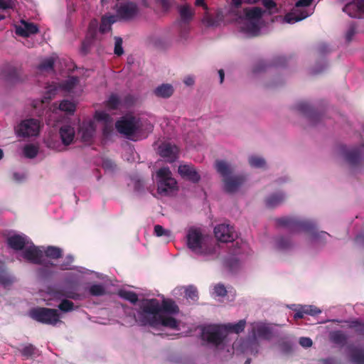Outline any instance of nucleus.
I'll return each instance as SVG.
<instances>
[{
  "mask_svg": "<svg viewBox=\"0 0 364 364\" xmlns=\"http://www.w3.org/2000/svg\"><path fill=\"white\" fill-rule=\"evenodd\" d=\"M159 155L168 162L176 160L178 154V149L171 144H164L159 147Z\"/></svg>",
  "mask_w": 364,
  "mask_h": 364,
  "instance_id": "f3484780",
  "label": "nucleus"
},
{
  "mask_svg": "<svg viewBox=\"0 0 364 364\" xmlns=\"http://www.w3.org/2000/svg\"><path fill=\"white\" fill-rule=\"evenodd\" d=\"M119 295L120 297L132 303H135L138 300L137 295L135 293L124 289L119 290Z\"/></svg>",
  "mask_w": 364,
  "mask_h": 364,
  "instance_id": "7c9ffc66",
  "label": "nucleus"
},
{
  "mask_svg": "<svg viewBox=\"0 0 364 364\" xmlns=\"http://www.w3.org/2000/svg\"><path fill=\"white\" fill-rule=\"evenodd\" d=\"M173 93V87L170 84H162L154 90V94L159 97L168 98Z\"/></svg>",
  "mask_w": 364,
  "mask_h": 364,
  "instance_id": "a878e982",
  "label": "nucleus"
},
{
  "mask_svg": "<svg viewBox=\"0 0 364 364\" xmlns=\"http://www.w3.org/2000/svg\"><path fill=\"white\" fill-rule=\"evenodd\" d=\"M154 234L157 237H170L171 236V232L169 230L164 228L161 225H156L154 226Z\"/></svg>",
  "mask_w": 364,
  "mask_h": 364,
  "instance_id": "c9c22d12",
  "label": "nucleus"
},
{
  "mask_svg": "<svg viewBox=\"0 0 364 364\" xmlns=\"http://www.w3.org/2000/svg\"><path fill=\"white\" fill-rule=\"evenodd\" d=\"M41 250L42 251L43 257H41V261L37 264L46 262L45 257L55 259L58 258L61 255V250L53 246L48 247L44 252L41 249Z\"/></svg>",
  "mask_w": 364,
  "mask_h": 364,
  "instance_id": "bb28decb",
  "label": "nucleus"
},
{
  "mask_svg": "<svg viewBox=\"0 0 364 364\" xmlns=\"http://www.w3.org/2000/svg\"><path fill=\"white\" fill-rule=\"evenodd\" d=\"M204 16L202 18V23L208 26H210L213 25V18L208 13V11H205Z\"/></svg>",
  "mask_w": 364,
  "mask_h": 364,
  "instance_id": "49530a36",
  "label": "nucleus"
},
{
  "mask_svg": "<svg viewBox=\"0 0 364 364\" xmlns=\"http://www.w3.org/2000/svg\"><path fill=\"white\" fill-rule=\"evenodd\" d=\"M215 168L223 178L224 190L230 193L236 192L242 185L243 179L240 177L230 176L231 166L225 161H216Z\"/></svg>",
  "mask_w": 364,
  "mask_h": 364,
  "instance_id": "1a4fd4ad",
  "label": "nucleus"
},
{
  "mask_svg": "<svg viewBox=\"0 0 364 364\" xmlns=\"http://www.w3.org/2000/svg\"><path fill=\"white\" fill-rule=\"evenodd\" d=\"M68 296L69 297H70V298H73V299H75V298H76V296H74V295H68Z\"/></svg>",
  "mask_w": 364,
  "mask_h": 364,
  "instance_id": "69168bd1",
  "label": "nucleus"
},
{
  "mask_svg": "<svg viewBox=\"0 0 364 364\" xmlns=\"http://www.w3.org/2000/svg\"><path fill=\"white\" fill-rule=\"evenodd\" d=\"M352 361L355 363H364V351L362 350H355L353 353Z\"/></svg>",
  "mask_w": 364,
  "mask_h": 364,
  "instance_id": "58836bf2",
  "label": "nucleus"
},
{
  "mask_svg": "<svg viewBox=\"0 0 364 364\" xmlns=\"http://www.w3.org/2000/svg\"><path fill=\"white\" fill-rule=\"evenodd\" d=\"M89 292L93 296H102L105 294V289L100 284H93L89 288Z\"/></svg>",
  "mask_w": 364,
  "mask_h": 364,
  "instance_id": "e433bc0d",
  "label": "nucleus"
},
{
  "mask_svg": "<svg viewBox=\"0 0 364 364\" xmlns=\"http://www.w3.org/2000/svg\"><path fill=\"white\" fill-rule=\"evenodd\" d=\"M218 74H219V76H220V83H222L224 80V76H225V74H224V72L223 70H220L218 71Z\"/></svg>",
  "mask_w": 364,
  "mask_h": 364,
  "instance_id": "6e6d98bb",
  "label": "nucleus"
},
{
  "mask_svg": "<svg viewBox=\"0 0 364 364\" xmlns=\"http://www.w3.org/2000/svg\"><path fill=\"white\" fill-rule=\"evenodd\" d=\"M14 1L13 0H0V9L5 10L13 8Z\"/></svg>",
  "mask_w": 364,
  "mask_h": 364,
  "instance_id": "a18cd8bd",
  "label": "nucleus"
},
{
  "mask_svg": "<svg viewBox=\"0 0 364 364\" xmlns=\"http://www.w3.org/2000/svg\"><path fill=\"white\" fill-rule=\"evenodd\" d=\"M280 247H284V246L282 244L279 245Z\"/></svg>",
  "mask_w": 364,
  "mask_h": 364,
  "instance_id": "774afa93",
  "label": "nucleus"
},
{
  "mask_svg": "<svg viewBox=\"0 0 364 364\" xmlns=\"http://www.w3.org/2000/svg\"><path fill=\"white\" fill-rule=\"evenodd\" d=\"M4 18V16L2 15H0V21Z\"/></svg>",
  "mask_w": 364,
  "mask_h": 364,
  "instance_id": "338daca9",
  "label": "nucleus"
},
{
  "mask_svg": "<svg viewBox=\"0 0 364 364\" xmlns=\"http://www.w3.org/2000/svg\"><path fill=\"white\" fill-rule=\"evenodd\" d=\"M73 303L67 299H64L59 304L58 308L60 311L63 312H68L73 310Z\"/></svg>",
  "mask_w": 364,
  "mask_h": 364,
  "instance_id": "ea45409f",
  "label": "nucleus"
},
{
  "mask_svg": "<svg viewBox=\"0 0 364 364\" xmlns=\"http://www.w3.org/2000/svg\"><path fill=\"white\" fill-rule=\"evenodd\" d=\"M187 245L195 254L208 256L216 252L217 245L210 242L200 230L191 228L187 234Z\"/></svg>",
  "mask_w": 364,
  "mask_h": 364,
  "instance_id": "39448f33",
  "label": "nucleus"
},
{
  "mask_svg": "<svg viewBox=\"0 0 364 364\" xmlns=\"http://www.w3.org/2000/svg\"><path fill=\"white\" fill-rule=\"evenodd\" d=\"M95 132V122L89 121L83 122L80 127V134L83 141H89L93 136Z\"/></svg>",
  "mask_w": 364,
  "mask_h": 364,
  "instance_id": "4be33fe9",
  "label": "nucleus"
},
{
  "mask_svg": "<svg viewBox=\"0 0 364 364\" xmlns=\"http://www.w3.org/2000/svg\"><path fill=\"white\" fill-rule=\"evenodd\" d=\"M343 11L351 17L359 18L360 14L364 13V0H355L348 3L343 7Z\"/></svg>",
  "mask_w": 364,
  "mask_h": 364,
  "instance_id": "6ab92c4d",
  "label": "nucleus"
},
{
  "mask_svg": "<svg viewBox=\"0 0 364 364\" xmlns=\"http://www.w3.org/2000/svg\"><path fill=\"white\" fill-rule=\"evenodd\" d=\"M245 326V320H240L235 324L204 326L200 327L201 338L208 343L219 347L226 341L230 333H238L244 330Z\"/></svg>",
  "mask_w": 364,
  "mask_h": 364,
  "instance_id": "f03ea898",
  "label": "nucleus"
},
{
  "mask_svg": "<svg viewBox=\"0 0 364 364\" xmlns=\"http://www.w3.org/2000/svg\"><path fill=\"white\" fill-rule=\"evenodd\" d=\"M282 194L272 195L267 199V205L269 207L275 206L279 204L284 199Z\"/></svg>",
  "mask_w": 364,
  "mask_h": 364,
  "instance_id": "473e14b6",
  "label": "nucleus"
},
{
  "mask_svg": "<svg viewBox=\"0 0 364 364\" xmlns=\"http://www.w3.org/2000/svg\"><path fill=\"white\" fill-rule=\"evenodd\" d=\"M354 33H355V28L350 27L346 33V39L348 41H350L351 38L354 35Z\"/></svg>",
  "mask_w": 364,
  "mask_h": 364,
  "instance_id": "5fc2aeb1",
  "label": "nucleus"
},
{
  "mask_svg": "<svg viewBox=\"0 0 364 364\" xmlns=\"http://www.w3.org/2000/svg\"><path fill=\"white\" fill-rule=\"evenodd\" d=\"M259 1V0H244V2L247 4H255Z\"/></svg>",
  "mask_w": 364,
  "mask_h": 364,
  "instance_id": "bf43d9fd",
  "label": "nucleus"
},
{
  "mask_svg": "<svg viewBox=\"0 0 364 364\" xmlns=\"http://www.w3.org/2000/svg\"><path fill=\"white\" fill-rule=\"evenodd\" d=\"M262 11L257 7L245 10V17L239 22L240 31L246 36H257L263 25Z\"/></svg>",
  "mask_w": 364,
  "mask_h": 364,
  "instance_id": "423d86ee",
  "label": "nucleus"
},
{
  "mask_svg": "<svg viewBox=\"0 0 364 364\" xmlns=\"http://www.w3.org/2000/svg\"><path fill=\"white\" fill-rule=\"evenodd\" d=\"M58 110H60V111H63V112H67V113H69V114H72L75 110V105L73 102H70V101L63 100L60 102V104L59 105V107H54L53 111L49 115V119H48V123L49 124H51V119L50 118H51L52 115L57 114Z\"/></svg>",
  "mask_w": 364,
  "mask_h": 364,
  "instance_id": "5701e85b",
  "label": "nucleus"
},
{
  "mask_svg": "<svg viewBox=\"0 0 364 364\" xmlns=\"http://www.w3.org/2000/svg\"><path fill=\"white\" fill-rule=\"evenodd\" d=\"M38 32V28L36 24L25 21H21V23L16 26V34L23 37H28Z\"/></svg>",
  "mask_w": 364,
  "mask_h": 364,
  "instance_id": "aec40b11",
  "label": "nucleus"
},
{
  "mask_svg": "<svg viewBox=\"0 0 364 364\" xmlns=\"http://www.w3.org/2000/svg\"><path fill=\"white\" fill-rule=\"evenodd\" d=\"M178 309L171 300H164L162 305L157 299H144L140 302V310L135 316L141 326H150L154 329L178 331L179 324L173 317Z\"/></svg>",
  "mask_w": 364,
  "mask_h": 364,
  "instance_id": "f257e3e1",
  "label": "nucleus"
},
{
  "mask_svg": "<svg viewBox=\"0 0 364 364\" xmlns=\"http://www.w3.org/2000/svg\"><path fill=\"white\" fill-rule=\"evenodd\" d=\"M4 156V152L3 151L0 149V159H1Z\"/></svg>",
  "mask_w": 364,
  "mask_h": 364,
  "instance_id": "680f3d73",
  "label": "nucleus"
},
{
  "mask_svg": "<svg viewBox=\"0 0 364 364\" xmlns=\"http://www.w3.org/2000/svg\"><path fill=\"white\" fill-rule=\"evenodd\" d=\"M48 296H50L48 299H46V298H43V300L46 301V304L48 305H51L52 304L50 302V301L55 297H57L58 296V294L55 293V292H51V293H48Z\"/></svg>",
  "mask_w": 364,
  "mask_h": 364,
  "instance_id": "864d4df0",
  "label": "nucleus"
},
{
  "mask_svg": "<svg viewBox=\"0 0 364 364\" xmlns=\"http://www.w3.org/2000/svg\"><path fill=\"white\" fill-rule=\"evenodd\" d=\"M29 314L32 318L43 323L54 326L60 322V315L55 309L36 308L32 309Z\"/></svg>",
  "mask_w": 364,
  "mask_h": 364,
  "instance_id": "f8f14e48",
  "label": "nucleus"
},
{
  "mask_svg": "<svg viewBox=\"0 0 364 364\" xmlns=\"http://www.w3.org/2000/svg\"><path fill=\"white\" fill-rule=\"evenodd\" d=\"M185 293H186V297L187 299L196 301L198 298L197 290L193 287H188V288H186Z\"/></svg>",
  "mask_w": 364,
  "mask_h": 364,
  "instance_id": "a19ab883",
  "label": "nucleus"
},
{
  "mask_svg": "<svg viewBox=\"0 0 364 364\" xmlns=\"http://www.w3.org/2000/svg\"><path fill=\"white\" fill-rule=\"evenodd\" d=\"M263 5L269 9H272L276 6V4L273 0H262Z\"/></svg>",
  "mask_w": 364,
  "mask_h": 364,
  "instance_id": "09e8293b",
  "label": "nucleus"
},
{
  "mask_svg": "<svg viewBox=\"0 0 364 364\" xmlns=\"http://www.w3.org/2000/svg\"><path fill=\"white\" fill-rule=\"evenodd\" d=\"M252 326V332L247 341H239L235 342L232 348L235 350H240L241 352H247L249 347L253 341L258 338L268 339L271 333L269 326L262 323H253Z\"/></svg>",
  "mask_w": 364,
  "mask_h": 364,
  "instance_id": "6e6552de",
  "label": "nucleus"
},
{
  "mask_svg": "<svg viewBox=\"0 0 364 364\" xmlns=\"http://www.w3.org/2000/svg\"><path fill=\"white\" fill-rule=\"evenodd\" d=\"M124 53L122 48V39L119 37L114 38V53L121 55Z\"/></svg>",
  "mask_w": 364,
  "mask_h": 364,
  "instance_id": "79ce46f5",
  "label": "nucleus"
},
{
  "mask_svg": "<svg viewBox=\"0 0 364 364\" xmlns=\"http://www.w3.org/2000/svg\"><path fill=\"white\" fill-rule=\"evenodd\" d=\"M84 84L81 83L78 78L70 77L59 87L55 85L48 86L41 103H46V102L54 97L58 92L62 91L70 95H79L82 92Z\"/></svg>",
  "mask_w": 364,
  "mask_h": 364,
  "instance_id": "0eeeda50",
  "label": "nucleus"
},
{
  "mask_svg": "<svg viewBox=\"0 0 364 364\" xmlns=\"http://www.w3.org/2000/svg\"><path fill=\"white\" fill-rule=\"evenodd\" d=\"M21 352L22 355L26 358H31L38 354L36 348L32 345L23 346L21 350Z\"/></svg>",
  "mask_w": 364,
  "mask_h": 364,
  "instance_id": "c756f323",
  "label": "nucleus"
},
{
  "mask_svg": "<svg viewBox=\"0 0 364 364\" xmlns=\"http://www.w3.org/2000/svg\"><path fill=\"white\" fill-rule=\"evenodd\" d=\"M195 5L196 6H201L205 11H208V6L205 0H196Z\"/></svg>",
  "mask_w": 364,
  "mask_h": 364,
  "instance_id": "3c124183",
  "label": "nucleus"
},
{
  "mask_svg": "<svg viewBox=\"0 0 364 364\" xmlns=\"http://www.w3.org/2000/svg\"><path fill=\"white\" fill-rule=\"evenodd\" d=\"M214 234L217 240L221 242H230L237 237L233 227L227 224H220L214 229Z\"/></svg>",
  "mask_w": 364,
  "mask_h": 364,
  "instance_id": "2eb2a0df",
  "label": "nucleus"
},
{
  "mask_svg": "<svg viewBox=\"0 0 364 364\" xmlns=\"http://www.w3.org/2000/svg\"><path fill=\"white\" fill-rule=\"evenodd\" d=\"M299 344L304 348H309L312 346V341L309 338L301 337L299 339Z\"/></svg>",
  "mask_w": 364,
  "mask_h": 364,
  "instance_id": "de8ad7c7",
  "label": "nucleus"
},
{
  "mask_svg": "<svg viewBox=\"0 0 364 364\" xmlns=\"http://www.w3.org/2000/svg\"><path fill=\"white\" fill-rule=\"evenodd\" d=\"M8 245L14 250L22 251V257L32 263H38L43 257L41 247L33 245L24 234H13L7 238Z\"/></svg>",
  "mask_w": 364,
  "mask_h": 364,
  "instance_id": "20e7f679",
  "label": "nucleus"
},
{
  "mask_svg": "<svg viewBox=\"0 0 364 364\" xmlns=\"http://www.w3.org/2000/svg\"><path fill=\"white\" fill-rule=\"evenodd\" d=\"M68 262L61 264L62 269H72L70 264L72 263L73 258L71 256L67 257Z\"/></svg>",
  "mask_w": 364,
  "mask_h": 364,
  "instance_id": "8fccbe9b",
  "label": "nucleus"
},
{
  "mask_svg": "<svg viewBox=\"0 0 364 364\" xmlns=\"http://www.w3.org/2000/svg\"><path fill=\"white\" fill-rule=\"evenodd\" d=\"M38 151V148L33 144H27L23 149V155L26 158H34Z\"/></svg>",
  "mask_w": 364,
  "mask_h": 364,
  "instance_id": "c85d7f7f",
  "label": "nucleus"
},
{
  "mask_svg": "<svg viewBox=\"0 0 364 364\" xmlns=\"http://www.w3.org/2000/svg\"><path fill=\"white\" fill-rule=\"evenodd\" d=\"M250 359H247V360L245 361V364H250Z\"/></svg>",
  "mask_w": 364,
  "mask_h": 364,
  "instance_id": "0e129e2a",
  "label": "nucleus"
},
{
  "mask_svg": "<svg viewBox=\"0 0 364 364\" xmlns=\"http://www.w3.org/2000/svg\"><path fill=\"white\" fill-rule=\"evenodd\" d=\"M14 282V278L6 273H0V285L4 287H8Z\"/></svg>",
  "mask_w": 364,
  "mask_h": 364,
  "instance_id": "f704fd0d",
  "label": "nucleus"
},
{
  "mask_svg": "<svg viewBox=\"0 0 364 364\" xmlns=\"http://www.w3.org/2000/svg\"><path fill=\"white\" fill-rule=\"evenodd\" d=\"M340 336H341V334L340 333H338V332H336V333H334V338H336V337Z\"/></svg>",
  "mask_w": 364,
  "mask_h": 364,
  "instance_id": "052dcab7",
  "label": "nucleus"
},
{
  "mask_svg": "<svg viewBox=\"0 0 364 364\" xmlns=\"http://www.w3.org/2000/svg\"><path fill=\"white\" fill-rule=\"evenodd\" d=\"M227 290L225 287L222 284H217L214 287L213 291V295L215 296H223L226 294Z\"/></svg>",
  "mask_w": 364,
  "mask_h": 364,
  "instance_id": "37998d69",
  "label": "nucleus"
},
{
  "mask_svg": "<svg viewBox=\"0 0 364 364\" xmlns=\"http://www.w3.org/2000/svg\"><path fill=\"white\" fill-rule=\"evenodd\" d=\"M154 125L148 119H139L131 115L122 117L116 122L117 131L132 140H137L139 136L151 132Z\"/></svg>",
  "mask_w": 364,
  "mask_h": 364,
  "instance_id": "7ed1b4c3",
  "label": "nucleus"
},
{
  "mask_svg": "<svg viewBox=\"0 0 364 364\" xmlns=\"http://www.w3.org/2000/svg\"><path fill=\"white\" fill-rule=\"evenodd\" d=\"M178 171L182 178L188 179L193 183H197L200 178V175L196 171L195 167L191 164H181L178 166Z\"/></svg>",
  "mask_w": 364,
  "mask_h": 364,
  "instance_id": "dca6fc26",
  "label": "nucleus"
},
{
  "mask_svg": "<svg viewBox=\"0 0 364 364\" xmlns=\"http://www.w3.org/2000/svg\"><path fill=\"white\" fill-rule=\"evenodd\" d=\"M14 178H15L17 181H20L23 178V176L20 177V176H19V174H18V173H14Z\"/></svg>",
  "mask_w": 364,
  "mask_h": 364,
  "instance_id": "13d9d810",
  "label": "nucleus"
},
{
  "mask_svg": "<svg viewBox=\"0 0 364 364\" xmlns=\"http://www.w3.org/2000/svg\"><path fill=\"white\" fill-rule=\"evenodd\" d=\"M158 192L161 194H168L173 191L177 185L176 181L172 177L168 168L164 167L159 169L156 174Z\"/></svg>",
  "mask_w": 364,
  "mask_h": 364,
  "instance_id": "9b49d317",
  "label": "nucleus"
},
{
  "mask_svg": "<svg viewBox=\"0 0 364 364\" xmlns=\"http://www.w3.org/2000/svg\"><path fill=\"white\" fill-rule=\"evenodd\" d=\"M95 119L101 123L103 127V134L108 136L112 131L113 119L105 112L97 111L95 115Z\"/></svg>",
  "mask_w": 364,
  "mask_h": 364,
  "instance_id": "a211bd4d",
  "label": "nucleus"
},
{
  "mask_svg": "<svg viewBox=\"0 0 364 364\" xmlns=\"http://www.w3.org/2000/svg\"><path fill=\"white\" fill-rule=\"evenodd\" d=\"M249 163L252 167L262 168L265 165L264 159L257 156H252L249 159Z\"/></svg>",
  "mask_w": 364,
  "mask_h": 364,
  "instance_id": "72a5a7b5",
  "label": "nucleus"
},
{
  "mask_svg": "<svg viewBox=\"0 0 364 364\" xmlns=\"http://www.w3.org/2000/svg\"><path fill=\"white\" fill-rule=\"evenodd\" d=\"M55 57L50 56L48 58H45L43 62L39 65V69L42 71H47L52 70L54 61H55Z\"/></svg>",
  "mask_w": 364,
  "mask_h": 364,
  "instance_id": "2f4dec72",
  "label": "nucleus"
},
{
  "mask_svg": "<svg viewBox=\"0 0 364 364\" xmlns=\"http://www.w3.org/2000/svg\"><path fill=\"white\" fill-rule=\"evenodd\" d=\"M117 20L128 21L136 18L139 14V9L136 4L130 1L122 2L115 6Z\"/></svg>",
  "mask_w": 364,
  "mask_h": 364,
  "instance_id": "ddd939ff",
  "label": "nucleus"
},
{
  "mask_svg": "<svg viewBox=\"0 0 364 364\" xmlns=\"http://www.w3.org/2000/svg\"><path fill=\"white\" fill-rule=\"evenodd\" d=\"M117 21V17L115 15L110 14L103 16L100 26V31L102 33L109 31L112 24Z\"/></svg>",
  "mask_w": 364,
  "mask_h": 364,
  "instance_id": "cd10ccee",
  "label": "nucleus"
},
{
  "mask_svg": "<svg viewBox=\"0 0 364 364\" xmlns=\"http://www.w3.org/2000/svg\"><path fill=\"white\" fill-rule=\"evenodd\" d=\"M121 105V102L117 95H112L107 101V107L109 109H117Z\"/></svg>",
  "mask_w": 364,
  "mask_h": 364,
  "instance_id": "4c0bfd02",
  "label": "nucleus"
},
{
  "mask_svg": "<svg viewBox=\"0 0 364 364\" xmlns=\"http://www.w3.org/2000/svg\"><path fill=\"white\" fill-rule=\"evenodd\" d=\"M313 0H299L293 10L283 18V22L293 24L302 21L313 14V9L309 8Z\"/></svg>",
  "mask_w": 364,
  "mask_h": 364,
  "instance_id": "9d476101",
  "label": "nucleus"
},
{
  "mask_svg": "<svg viewBox=\"0 0 364 364\" xmlns=\"http://www.w3.org/2000/svg\"><path fill=\"white\" fill-rule=\"evenodd\" d=\"M321 234H322V235L323 237H328L329 236L328 234H327L326 232H321Z\"/></svg>",
  "mask_w": 364,
  "mask_h": 364,
  "instance_id": "e2e57ef3",
  "label": "nucleus"
},
{
  "mask_svg": "<svg viewBox=\"0 0 364 364\" xmlns=\"http://www.w3.org/2000/svg\"><path fill=\"white\" fill-rule=\"evenodd\" d=\"M178 12L181 20L184 22L191 21L195 15L194 10L187 4L181 5L178 7Z\"/></svg>",
  "mask_w": 364,
  "mask_h": 364,
  "instance_id": "b1692460",
  "label": "nucleus"
},
{
  "mask_svg": "<svg viewBox=\"0 0 364 364\" xmlns=\"http://www.w3.org/2000/svg\"><path fill=\"white\" fill-rule=\"evenodd\" d=\"M232 1L235 6H239L244 2V0H232Z\"/></svg>",
  "mask_w": 364,
  "mask_h": 364,
  "instance_id": "4d7b16f0",
  "label": "nucleus"
},
{
  "mask_svg": "<svg viewBox=\"0 0 364 364\" xmlns=\"http://www.w3.org/2000/svg\"><path fill=\"white\" fill-rule=\"evenodd\" d=\"M59 134L63 144L70 145L74 141L75 130L70 124H64L60 128Z\"/></svg>",
  "mask_w": 364,
  "mask_h": 364,
  "instance_id": "412c9836",
  "label": "nucleus"
},
{
  "mask_svg": "<svg viewBox=\"0 0 364 364\" xmlns=\"http://www.w3.org/2000/svg\"><path fill=\"white\" fill-rule=\"evenodd\" d=\"M345 157L347 161L353 163L359 158V154L357 150L348 151L345 153Z\"/></svg>",
  "mask_w": 364,
  "mask_h": 364,
  "instance_id": "c03bdc74",
  "label": "nucleus"
},
{
  "mask_svg": "<svg viewBox=\"0 0 364 364\" xmlns=\"http://www.w3.org/2000/svg\"><path fill=\"white\" fill-rule=\"evenodd\" d=\"M40 127L41 125L38 120L30 119L23 121L17 127L16 132L18 136H33L38 134Z\"/></svg>",
  "mask_w": 364,
  "mask_h": 364,
  "instance_id": "4468645a",
  "label": "nucleus"
},
{
  "mask_svg": "<svg viewBox=\"0 0 364 364\" xmlns=\"http://www.w3.org/2000/svg\"><path fill=\"white\" fill-rule=\"evenodd\" d=\"M183 82L187 86H192L195 82L194 77L191 75L186 76L183 80Z\"/></svg>",
  "mask_w": 364,
  "mask_h": 364,
  "instance_id": "603ef678",
  "label": "nucleus"
},
{
  "mask_svg": "<svg viewBox=\"0 0 364 364\" xmlns=\"http://www.w3.org/2000/svg\"><path fill=\"white\" fill-rule=\"evenodd\" d=\"M321 312V311L314 306H303L299 310L296 311V314H294V318H303L304 314L314 316L318 314H320Z\"/></svg>",
  "mask_w": 364,
  "mask_h": 364,
  "instance_id": "393cba45",
  "label": "nucleus"
}]
</instances>
